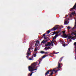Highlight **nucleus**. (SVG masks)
Masks as SVG:
<instances>
[{
	"label": "nucleus",
	"instance_id": "obj_17",
	"mask_svg": "<svg viewBox=\"0 0 76 76\" xmlns=\"http://www.w3.org/2000/svg\"><path fill=\"white\" fill-rule=\"evenodd\" d=\"M30 50H31V48H29L27 51L28 53H29V51H30Z\"/></svg>",
	"mask_w": 76,
	"mask_h": 76
},
{
	"label": "nucleus",
	"instance_id": "obj_34",
	"mask_svg": "<svg viewBox=\"0 0 76 76\" xmlns=\"http://www.w3.org/2000/svg\"><path fill=\"white\" fill-rule=\"evenodd\" d=\"M45 54H48V53H47V52H45L44 53Z\"/></svg>",
	"mask_w": 76,
	"mask_h": 76
},
{
	"label": "nucleus",
	"instance_id": "obj_12",
	"mask_svg": "<svg viewBox=\"0 0 76 76\" xmlns=\"http://www.w3.org/2000/svg\"><path fill=\"white\" fill-rule=\"evenodd\" d=\"M52 71L51 70H48L45 73V75H47L48 74H49V72H51Z\"/></svg>",
	"mask_w": 76,
	"mask_h": 76
},
{
	"label": "nucleus",
	"instance_id": "obj_33",
	"mask_svg": "<svg viewBox=\"0 0 76 76\" xmlns=\"http://www.w3.org/2000/svg\"><path fill=\"white\" fill-rule=\"evenodd\" d=\"M32 58H29V60H32Z\"/></svg>",
	"mask_w": 76,
	"mask_h": 76
},
{
	"label": "nucleus",
	"instance_id": "obj_50",
	"mask_svg": "<svg viewBox=\"0 0 76 76\" xmlns=\"http://www.w3.org/2000/svg\"><path fill=\"white\" fill-rule=\"evenodd\" d=\"M38 65H39V64H38Z\"/></svg>",
	"mask_w": 76,
	"mask_h": 76
},
{
	"label": "nucleus",
	"instance_id": "obj_37",
	"mask_svg": "<svg viewBox=\"0 0 76 76\" xmlns=\"http://www.w3.org/2000/svg\"><path fill=\"white\" fill-rule=\"evenodd\" d=\"M72 16V15H70V18H71Z\"/></svg>",
	"mask_w": 76,
	"mask_h": 76
},
{
	"label": "nucleus",
	"instance_id": "obj_4",
	"mask_svg": "<svg viewBox=\"0 0 76 76\" xmlns=\"http://www.w3.org/2000/svg\"><path fill=\"white\" fill-rule=\"evenodd\" d=\"M52 44H54V40H53L50 43V42H48V44H46L45 45V46L46 47V46H50V45H51Z\"/></svg>",
	"mask_w": 76,
	"mask_h": 76
},
{
	"label": "nucleus",
	"instance_id": "obj_1",
	"mask_svg": "<svg viewBox=\"0 0 76 76\" xmlns=\"http://www.w3.org/2000/svg\"><path fill=\"white\" fill-rule=\"evenodd\" d=\"M36 66H37V64L36 63H34L31 65V66H28V70L30 72H34V70H36V71L34 72H36L37 69H34L35 68H36Z\"/></svg>",
	"mask_w": 76,
	"mask_h": 76
},
{
	"label": "nucleus",
	"instance_id": "obj_48",
	"mask_svg": "<svg viewBox=\"0 0 76 76\" xmlns=\"http://www.w3.org/2000/svg\"><path fill=\"white\" fill-rule=\"evenodd\" d=\"M75 32H76V31H75Z\"/></svg>",
	"mask_w": 76,
	"mask_h": 76
},
{
	"label": "nucleus",
	"instance_id": "obj_18",
	"mask_svg": "<svg viewBox=\"0 0 76 76\" xmlns=\"http://www.w3.org/2000/svg\"><path fill=\"white\" fill-rule=\"evenodd\" d=\"M36 56H37V53H35L34 54V57H35Z\"/></svg>",
	"mask_w": 76,
	"mask_h": 76
},
{
	"label": "nucleus",
	"instance_id": "obj_6",
	"mask_svg": "<svg viewBox=\"0 0 76 76\" xmlns=\"http://www.w3.org/2000/svg\"><path fill=\"white\" fill-rule=\"evenodd\" d=\"M64 36H65V38H67L68 39H70L72 38V36H70L68 34H65Z\"/></svg>",
	"mask_w": 76,
	"mask_h": 76
},
{
	"label": "nucleus",
	"instance_id": "obj_40",
	"mask_svg": "<svg viewBox=\"0 0 76 76\" xmlns=\"http://www.w3.org/2000/svg\"><path fill=\"white\" fill-rule=\"evenodd\" d=\"M53 54H55L56 53H55V52L54 51H53Z\"/></svg>",
	"mask_w": 76,
	"mask_h": 76
},
{
	"label": "nucleus",
	"instance_id": "obj_36",
	"mask_svg": "<svg viewBox=\"0 0 76 76\" xmlns=\"http://www.w3.org/2000/svg\"><path fill=\"white\" fill-rule=\"evenodd\" d=\"M28 57H29V56L27 55L26 56V57L27 58H28Z\"/></svg>",
	"mask_w": 76,
	"mask_h": 76
},
{
	"label": "nucleus",
	"instance_id": "obj_39",
	"mask_svg": "<svg viewBox=\"0 0 76 76\" xmlns=\"http://www.w3.org/2000/svg\"><path fill=\"white\" fill-rule=\"evenodd\" d=\"M53 44H54V43H52V44H51L52 46H53Z\"/></svg>",
	"mask_w": 76,
	"mask_h": 76
},
{
	"label": "nucleus",
	"instance_id": "obj_13",
	"mask_svg": "<svg viewBox=\"0 0 76 76\" xmlns=\"http://www.w3.org/2000/svg\"><path fill=\"white\" fill-rule=\"evenodd\" d=\"M47 42V40H43L42 42H41V44H44L45 43V42Z\"/></svg>",
	"mask_w": 76,
	"mask_h": 76
},
{
	"label": "nucleus",
	"instance_id": "obj_10",
	"mask_svg": "<svg viewBox=\"0 0 76 76\" xmlns=\"http://www.w3.org/2000/svg\"><path fill=\"white\" fill-rule=\"evenodd\" d=\"M75 25L74 27L72 29V31H73V30H74V29H75L76 28V20H75Z\"/></svg>",
	"mask_w": 76,
	"mask_h": 76
},
{
	"label": "nucleus",
	"instance_id": "obj_43",
	"mask_svg": "<svg viewBox=\"0 0 76 76\" xmlns=\"http://www.w3.org/2000/svg\"><path fill=\"white\" fill-rule=\"evenodd\" d=\"M66 16H67H67H68V15H66Z\"/></svg>",
	"mask_w": 76,
	"mask_h": 76
},
{
	"label": "nucleus",
	"instance_id": "obj_49",
	"mask_svg": "<svg viewBox=\"0 0 76 76\" xmlns=\"http://www.w3.org/2000/svg\"><path fill=\"white\" fill-rule=\"evenodd\" d=\"M47 36H46V37H47Z\"/></svg>",
	"mask_w": 76,
	"mask_h": 76
},
{
	"label": "nucleus",
	"instance_id": "obj_16",
	"mask_svg": "<svg viewBox=\"0 0 76 76\" xmlns=\"http://www.w3.org/2000/svg\"><path fill=\"white\" fill-rule=\"evenodd\" d=\"M47 56H48V55H44L42 57V58H45V57H47Z\"/></svg>",
	"mask_w": 76,
	"mask_h": 76
},
{
	"label": "nucleus",
	"instance_id": "obj_35",
	"mask_svg": "<svg viewBox=\"0 0 76 76\" xmlns=\"http://www.w3.org/2000/svg\"><path fill=\"white\" fill-rule=\"evenodd\" d=\"M59 53V52H57V53H55V54H58Z\"/></svg>",
	"mask_w": 76,
	"mask_h": 76
},
{
	"label": "nucleus",
	"instance_id": "obj_2",
	"mask_svg": "<svg viewBox=\"0 0 76 76\" xmlns=\"http://www.w3.org/2000/svg\"><path fill=\"white\" fill-rule=\"evenodd\" d=\"M58 28V25L56 26L51 30H48V31H47L48 34H49V33L50 32V31H56V30H57Z\"/></svg>",
	"mask_w": 76,
	"mask_h": 76
},
{
	"label": "nucleus",
	"instance_id": "obj_8",
	"mask_svg": "<svg viewBox=\"0 0 76 76\" xmlns=\"http://www.w3.org/2000/svg\"><path fill=\"white\" fill-rule=\"evenodd\" d=\"M74 45L75 46L74 48V50H75L74 51L75 52V54H76V42L74 43Z\"/></svg>",
	"mask_w": 76,
	"mask_h": 76
},
{
	"label": "nucleus",
	"instance_id": "obj_9",
	"mask_svg": "<svg viewBox=\"0 0 76 76\" xmlns=\"http://www.w3.org/2000/svg\"><path fill=\"white\" fill-rule=\"evenodd\" d=\"M44 39H45V40L46 39V41H47V42H48V41L50 40V39H49V38H48V37H44Z\"/></svg>",
	"mask_w": 76,
	"mask_h": 76
},
{
	"label": "nucleus",
	"instance_id": "obj_31",
	"mask_svg": "<svg viewBox=\"0 0 76 76\" xmlns=\"http://www.w3.org/2000/svg\"><path fill=\"white\" fill-rule=\"evenodd\" d=\"M37 44H39V41H37Z\"/></svg>",
	"mask_w": 76,
	"mask_h": 76
},
{
	"label": "nucleus",
	"instance_id": "obj_44",
	"mask_svg": "<svg viewBox=\"0 0 76 76\" xmlns=\"http://www.w3.org/2000/svg\"><path fill=\"white\" fill-rule=\"evenodd\" d=\"M53 34H54V32H52L51 33V34H53Z\"/></svg>",
	"mask_w": 76,
	"mask_h": 76
},
{
	"label": "nucleus",
	"instance_id": "obj_28",
	"mask_svg": "<svg viewBox=\"0 0 76 76\" xmlns=\"http://www.w3.org/2000/svg\"><path fill=\"white\" fill-rule=\"evenodd\" d=\"M27 55H29V56H30V55H29V53H28L27 52Z\"/></svg>",
	"mask_w": 76,
	"mask_h": 76
},
{
	"label": "nucleus",
	"instance_id": "obj_5",
	"mask_svg": "<svg viewBox=\"0 0 76 76\" xmlns=\"http://www.w3.org/2000/svg\"><path fill=\"white\" fill-rule=\"evenodd\" d=\"M58 70H55L54 69H53L52 71L51 72V73L50 74V75H48V76H52L53 75V72H54L55 73H57V72H58Z\"/></svg>",
	"mask_w": 76,
	"mask_h": 76
},
{
	"label": "nucleus",
	"instance_id": "obj_26",
	"mask_svg": "<svg viewBox=\"0 0 76 76\" xmlns=\"http://www.w3.org/2000/svg\"><path fill=\"white\" fill-rule=\"evenodd\" d=\"M72 15H75V12H72Z\"/></svg>",
	"mask_w": 76,
	"mask_h": 76
},
{
	"label": "nucleus",
	"instance_id": "obj_32",
	"mask_svg": "<svg viewBox=\"0 0 76 76\" xmlns=\"http://www.w3.org/2000/svg\"><path fill=\"white\" fill-rule=\"evenodd\" d=\"M34 51H37V48H35L34 49Z\"/></svg>",
	"mask_w": 76,
	"mask_h": 76
},
{
	"label": "nucleus",
	"instance_id": "obj_11",
	"mask_svg": "<svg viewBox=\"0 0 76 76\" xmlns=\"http://www.w3.org/2000/svg\"><path fill=\"white\" fill-rule=\"evenodd\" d=\"M60 31H58L57 32H56V31H54L53 32V33L51 35H55V34H58L59 32H60Z\"/></svg>",
	"mask_w": 76,
	"mask_h": 76
},
{
	"label": "nucleus",
	"instance_id": "obj_22",
	"mask_svg": "<svg viewBox=\"0 0 76 76\" xmlns=\"http://www.w3.org/2000/svg\"><path fill=\"white\" fill-rule=\"evenodd\" d=\"M67 22L66 21L64 22V24H67Z\"/></svg>",
	"mask_w": 76,
	"mask_h": 76
},
{
	"label": "nucleus",
	"instance_id": "obj_23",
	"mask_svg": "<svg viewBox=\"0 0 76 76\" xmlns=\"http://www.w3.org/2000/svg\"><path fill=\"white\" fill-rule=\"evenodd\" d=\"M67 29H70V26H68L67 28Z\"/></svg>",
	"mask_w": 76,
	"mask_h": 76
},
{
	"label": "nucleus",
	"instance_id": "obj_3",
	"mask_svg": "<svg viewBox=\"0 0 76 76\" xmlns=\"http://www.w3.org/2000/svg\"><path fill=\"white\" fill-rule=\"evenodd\" d=\"M63 57L61 58L59 60V62H58V66L57 68H58V69L61 68V65H60V62L61 61H62V60H63Z\"/></svg>",
	"mask_w": 76,
	"mask_h": 76
},
{
	"label": "nucleus",
	"instance_id": "obj_45",
	"mask_svg": "<svg viewBox=\"0 0 76 76\" xmlns=\"http://www.w3.org/2000/svg\"><path fill=\"white\" fill-rule=\"evenodd\" d=\"M65 18H66V17H65Z\"/></svg>",
	"mask_w": 76,
	"mask_h": 76
},
{
	"label": "nucleus",
	"instance_id": "obj_38",
	"mask_svg": "<svg viewBox=\"0 0 76 76\" xmlns=\"http://www.w3.org/2000/svg\"><path fill=\"white\" fill-rule=\"evenodd\" d=\"M37 43H35V46H37Z\"/></svg>",
	"mask_w": 76,
	"mask_h": 76
},
{
	"label": "nucleus",
	"instance_id": "obj_27",
	"mask_svg": "<svg viewBox=\"0 0 76 76\" xmlns=\"http://www.w3.org/2000/svg\"><path fill=\"white\" fill-rule=\"evenodd\" d=\"M63 34H65V33H66V31H63Z\"/></svg>",
	"mask_w": 76,
	"mask_h": 76
},
{
	"label": "nucleus",
	"instance_id": "obj_7",
	"mask_svg": "<svg viewBox=\"0 0 76 76\" xmlns=\"http://www.w3.org/2000/svg\"><path fill=\"white\" fill-rule=\"evenodd\" d=\"M76 8V3H75V5L71 9V10L70 11H73V10H75V9Z\"/></svg>",
	"mask_w": 76,
	"mask_h": 76
},
{
	"label": "nucleus",
	"instance_id": "obj_21",
	"mask_svg": "<svg viewBox=\"0 0 76 76\" xmlns=\"http://www.w3.org/2000/svg\"><path fill=\"white\" fill-rule=\"evenodd\" d=\"M45 34H43L42 37V38H44V36H45Z\"/></svg>",
	"mask_w": 76,
	"mask_h": 76
},
{
	"label": "nucleus",
	"instance_id": "obj_20",
	"mask_svg": "<svg viewBox=\"0 0 76 76\" xmlns=\"http://www.w3.org/2000/svg\"><path fill=\"white\" fill-rule=\"evenodd\" d=\"M56 38H57V37H56V36H54L53 38V39H56Z\"/></svg>",
	"mask_w": 76,
	"mask_h": 76
},
{
	"label": "nucleus",
	"instance_id": "obj_14",
	"mask_svg": "<svg viewBox=\"0 0 76 76\" xmlns=\"http://www.w3.org/2000/svg\"><path fill=\"white\" fill-rule=\"evenodd\" d=\"M50 48H51V47H48V48H47V47H46L45 48V50H48V49H50Z\"/></svg>",
	"mask_w": 76,
	"mask_h": 76
},
{
	"label": "nucleus",
	"instance_id": "obj_25",
	"mask_svg": "<svg viewBox=\"0 0 76 76\" xmlns=\"http://www.w3.org/2000/svg\"><path fill=\"white\" fill-rule=\"evenodd\" d=\"M34 73V72H32L30 74H29L30 76H32V73Z\"/></svg>",
	"mask_w": 76,
	"mask_h": 76
},
{
	"label": "nucleus",
	"instance_id": "obj_24",
	"mask_svg": "<svg viewBox=\"0 0 76 76\" xmlns=\"http://www.w3.org/2000/svg\"><path fill=\"white\" fill-rule=\"evenodd\" d=\"M63 45L64 47H65V46H66V45H66V44H64Z\"/></svg>",
	"mask_w": 76,
	"mask_h": 76
},
{
	"label": "nucleus",
	"instance_id": "obj_41",
	"mask_svg": "<svg viewBox=\"0 0 76 76\" xmlns=\"http://www.w3.org/2000/svg\"><path fill=\"white\" fill-rule=\"evenodd\" d=\"M71 38H72V39H74V37H72Z\"/></svg>",
	"mask_w": 76,
	"mask_h": 76
},
{
	"label": "nucleus",
	"instance_id": "obj_47",
	"mask_svg": "<svg viewBox=\"0 0 76 76\" xmlns=\"http://www.w3.org/2000/svg\"><path fill=\"white\" fill-rule=\"evenodd\" d=\"M68 20H69V18H68Z\"/></svg>",
	"mask_w": 76,
	"mask_h": 76
},
{
	"label": "nucleus",
	"instance_id": "obj_42",
	"mask_svg": "<svg viewBox=\"0 0 76 76\" xmlns=\"http://www.w3.org/2000/svg\"><path fill=\"white\" fill-rule=\"evenodd\" d=\"M75 59H76V55H75Z\"/></svg>",
	"mask_w": 76,
	"mask_h": 76
},
{
	"label": "nucleus",
	"instance_id": "obj_46",
	"mask_svg": "<svg viewBox=\"0 0 76 76\" xmlns=\"http://www.w3.org/2000/svg\"><path fill=\"white\" fill-rule=\"evenodd\" d=\"M51 33L50 34V35H51Z\"/></svg>",
	"mask_w": 76,
	"mask_h": 76
},
{
	"label": "nucleus",
	"instance_id": "obj_29",
	"mask_svg": "<svg viewBox=\"0 0 76 76\" xmlns=\"http://www.w3.org/2000/svg\"><path fill=\"white\" fill-rule=\"evenodd\" d=\"M58 34H56L55 35V37H57V36H58Z\"/></svg>",
	"mask_w": 76,
	"mask_h": 76
},
{
	"label": "nucleus",
	"instance_id": "obj_30",
	"mask_svg": "<svg viewBox=\"0 0 76 76\" xmlns=\"http://www.w3.org/2000/svg\"><path fill=\"white\" fill-rule=\"evenodd\" d=\"M69 41L70 42H72V39H69Z\"/></svg>",
	"mask_w": 76,
	"mask_h": 76
},
{
	"label": "nucleus",
	"instance_id": "obj_15",
	"mask_svg": "<svg viewBox=\"0 0 76 76\" xmlns=\"http://www.w3.org/2000/svg\"><path fill=\"white\" fill-rule=\"evenodd\" d=\"M72 35H75V37H76V32H73L72 33Z\"/></svg>",
	"mask_w": 76,
	"mask_h": 76
},
{
	"label": "nucleus",
	"instance_id": "obj_19",
	"mask_svg": "<svg viewBox=\"0 0 76 76\" xmlns=\"http://www.w3.org/2000/svg\"><path fill=\"white\" fill-rule=\"evenodd\" d=\"M40 53L42 54H44V53H45V52H44L43 51H41Z\"/></svg>",
	"mask_w": 76,
	"mask_h": 76
}]
</instances>
